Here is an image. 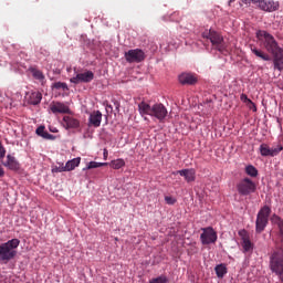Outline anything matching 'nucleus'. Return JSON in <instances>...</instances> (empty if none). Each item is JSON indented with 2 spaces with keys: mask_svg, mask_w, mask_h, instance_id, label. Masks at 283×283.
I'll return each mask as SVG.
<instances>
[{
  "mask_svg": "<svg viewBox=\"0 0 283 283\" xmlns=\"http://www.w3.org/2000/svg\"><path fill=\"white\" fill-rule=\"evenodd\" d=\"M167 107L163 104H155L151 106L150 116L157 118L159 123H163L167 118Z\"/></svg>",
  "mask_w": 283,
  "mask_h": 283,
  "instance_id": "11",
  "label": "nucleus"
},
{
  "mask_svg": "<svg viewBox=\"0 0 283 283\" xmlns=\"http://www.w3.org/2000/svg\"><path fill=\"white\" fill-rule=\"evenodd\" d=\"M31 73L35 81H40V83H43L45 81V75L41 72V70L31 69Z\"/></svg>",
  "mask_w": 283,
  "mask_h": 283,
  "instance_id": "27",
  "label": "nucleus"
},
{
  "mask_svg": "<svg viewBox=\"0 0 283 283\" xmlns=\"http://www.w3.org/2000/svg\"><path fill=\"white\" fill-rule=\"evenodd\" d=\"M182 176L186 182H196V169H182L172 172V176Z\"/></svg>",
  "mask_w": 283,
  "mask_h": 283,
  "instance_id": "14",
  "label": "nucleus"
},
{
  "mask_svg": "<svg viewBox=\"0 0 283 283\" xmlns=\"http://www.w3.org/2000/svg\"><path fill=\"white\" fill-rule=\"evenodd\" d=\"M118 107H120V104H116V109H118Z\"/></svg>",
  "mask_w": 283,
  "mask_h": 283,
  "instance_id": "44",
  "label": "nucleus"
},
{
  "mask_svg": "<svg viewBox=\"0 0 283 283\" xmlns=\"http://www.w3.org/2000/svg\"><path fill=\"white\" fill-rule=\"evenodd\" d=\"M6 158V147H3V144L0 142V160H3Z\"/></svg>",
  "mask_w": 283,
  "mask_h": 283,
  "instance_id": "33",
  "label": "nucleus"
},
{
  "mask_svg": "<svg viewBox=\"0 0 283 283\" xmlns=\"http://www.w3.org/2000/svg\"><path fill=\"white\" fill-rule=\"evenodd\" d=\"M52 87L54 90H63V92H67L69 87H67V83L65 82H55Z\"/></svg>",
  "mask_w": 283,
  "mask_h": 283,
  "instance_id": "31",
  "label": "nucleus"
},
{
  "mask_svg": "<svg viewBox=\"0 0 283 283\" xmlns=\"http://www.w3.org/2000/svg\"><path fill=\"white\" fill-rule=\"evenodd\" d=\"M272 56H273L274 70L282 72L283 71V50L279 51V53H274V55Z\"/></svg>",
  "mask_w": 283,
  "mask_h": 283,
  "instance_id": "20",
  "label": "nucleus"
},
{
  "mask_svg": "<svg viewBox=\"0 0 283 283\" xmlns=\"http://www.w3.org/2000/svg\"><path fill=\"white\" fill-rule=\"evenodd\" d=\"M214 272L217 277H219L220 280H222V277H224V275H227L228 271H227V265H224L223 263L218 264L214 268Z\"/></svg>",
  "mask_w": 283,
  "mask_h": 283,
  "instance_id": "26",
  "label": "nucleus"
},
{
  "mask_svg": "<svg viewBox=\"0 0 283 283\" xmlns=\"http://www.w3.org/2000/svg\"><path fill=\"white\" fill-rule=\"evenodd\" d=\"M52 171H53L54 174H62L63 171H67V170L65 169V166H60V167L53 168Z\"/></svg>",
  "mask_w": 283,
  "mask_h": 283,
  "instance_id": "34",
  "label": "nucleus"
},
{
  "mask_svg": "<svg viewBox=\"0 0 283 283\" xmlns=\"http://www.w3.org/2000/svg\"><path fill=\"white\" fill-rule=\"evenodd\" d=\"M270 270L275 275H282L283 273V248L274 251L270 256Z\"/></svg>",
  "mask_w": 283,
  "mask_h": 283,
  "instance_id": "5",
  "label": "nucleus"
},
{
  "mask_svg": "<svg viewBox=\"0 0 283 283\" xmlns=\"http://www.w3.org/2000/svg\"><path fill=\"white\" fill-rule=\"evenodd\" d=\"M63 123H64V127H66V129H77V127L81 126V122H78V119L71 117V116H64Z\"/></svg>",
  "mask_w": 283,
  "mask_h": 283,
  "instance_id": "18",
  "label": "nucleus"
},
{
  "mask_svg": "<svg viewBox=\"0 0 283 283\" xmlns=\"http://www.w3.org/2000/svg\"><path fill=\"white\" fill-rule=\"evenodd\" d=\"M259 8L264 12H275L276 10H280V2H275L273 0H270V1L262 0L260 1Z\"/></svg>",
  "mask_w": 283,
  "mask_h": 283,
  "instance_id": "13",
  "label": "nucleus"
},
{
  "mask_svg": "<svg viewBox=\"0 0 283 283\" xmlns=\"http://www.w3.org/2000/svg\"><path fill=\"white\" fill-rule=\"evenodd\" d=\"M276 275L280 277L281 282L283 283V271L281 272V274H276Z\"/></svg>",
  "mask_w": 283,
  "mask_h": 283,
  "instance_id": "42",
  "label": "nucleus"
},
{
  "mask_svg": "<svg viewBox=\"0 0 283 283\" xmlns=\"http://www.w3.org/2000/svg\"><path fill=\"white\" fill-rule=\"evenodd\" d=\"M43 98V95L40 92L28 93L27 101L30 105H39Z\"/></svg>",
  "mask_w": 283,
  "mask_h": 283,
  "instance_id": "21",
  "label": "nucleus"
},
{
  "mask_svg": "<svg viewBox=\"0 0 283 283\" xmlns=\"http://www.w3.org/2000/svg\"><path fill=\"white\" fill-rule=\"evenodd\" d=\"M271 216V207L269 206H263L258 214H256V220H255V232L256 233H262L264 229L269 226V217Z\"/></svg>",
  "mask_w": 283,
  "mask_h": 283,
  "instance_id": "4",
  "label": "nucleus"
},
{
  "mask_svg": "<svg viewBox=\"0 0 283 283\" xmlns=\"http://www.w3.org/2000/svg\"><path fill=\"white\" fill-rule=\"evenodd\" d=\"M107 163L90 161L86 169H98V167H107Z\"/></svg>",
  "mask_w": 283,
  "mask_h": 283,
  "instance_id": "30",
  "label": "nucleus"
},
{
  "mask_svg": "<svg viewBox=\"0 0 283 283\" xmlns=\"http://www.w3.org/2000/svg\"><path fill=\"white\" fill-rule=\"evenodd\" d=\"M255 189H258L255 182L249 177L241 179L237 184V191L239 196H251V193H255Z\"/></svg>",
  "mask_w": 283,
  "mask_h": 283,
  "instance_id": "6",
  "label": "nucleus"
},
{
  "mask_svg": "<svg viewBox=\"0 0 283 283\" xmlns=\"http://www.w3.org/2000/svg\"><path fill=\"white\" fill-rule=\"evenodd\" d=\"M103 122V113L101 111H93L88 117V127H101V123Z\"/></svg>",
  "mask_w": 283,
  "mask_h": 283,
  "instance_id": "12",
  "label": "nucleus"
},
{
  "mask_svg": "<svg viewBox=\"0 0 283 283\" xmlns=\"http://www.w3.org/2000/svg\"><path fill=\"white\" fill-rule=\"evenodd\" d=\"M233 1H235V0H229V6H231V3H233Z\"/></svg>",
  "mask_w": 283,
  "mask_h": 283,
  "instance_id": "43",
  "label": "nucleus"
},
{
  "mask_svg": "<svg viewBox=\"0 0 283 283\" xmlns=\"http://www.w3.org/2000/svg\"><path fill=\"white\" fill-rule=\"evenodd\" d=\"M107 107H108L109 109H112V105H108Z\"/></svg>",
  "mask_w": 283,
  "mask_h": 283,
  "instance_id": "45",
  "label": "nucleus"
},
{
  "mask_svg": "<svg viewBox=\"0 0 283 283\" xmlns=\"http://www.w3.org/2000/svg\"><path fill=\"white\" fill-rule=\"evenodd\" d=\"M38 136H43L45 134V127L40 126L36 128Z\"/></svg>",
  "mask_w": 283,
  "mask_h": 283,
  "instance_id": "37",
  "label": "nucleus"
},
{
  "mask_svg": "<svg viewBox=\"0 0 283 283\" xmlns=\"http://www.w3.org/2000/svg\"><path fill=\"white\" fill-rule=\"evenodd\" d=\"M202 38L208 39V41H210V43L212 44V48H214V50H218V52H229V45H227V42H224V38H222L221 34L218 33V31L211 29L206 30L202 33Z\"/></svg>",
  "mask_w": 283,
  "mask_h": 283,
  "instance_id": "3",
  "label": "nucleus"
},
{
  "mask_svg": "<svg viewBox=\"0 0 283 283\" xmlns=\"http://www.w3.org/2000/svg\"><path fill=\"white\" fill-rule=\"evenodd\" d=\"M167 282H168V279L165 275L155 277V279L149 281V283H167Z\"/></svg>",
  "mask_w": 283,
  "mask_h": 283,
  "instance_id": "32",
  "label": "nucleus"
},
{
  "mask_svg": "<svg viewBox=\"0 0 283 283\" xmlns=\"http://www.w3.org/2000/svg\"><path fill=\"white\" fill-rule=\"evenodd\" d=\"M241 1H242V3H250V2L258 3V6L260 7V1H262V0H241Z\"/></svg>",
  "mask_w": 283,
  "mask_h": 283,
  "instance_id": "38",
  "label": "nucleus"
},
{
  "mask_svg": "<svg viewBox=\"0 0 283 283\" xmlns=\"http://www.w3.org/2000/svg\"><path fill=\"white\" fill-rule=\"evenodd\" d=\"M256 39L259 43L264 48V50H266L269 54H272V56L283 51V49L277 43V40H275V36L266 31H258Z\"/></svg>",
  "mask_w": 283,
  "mask_h": 283,
  "instance_id": "1",
  "label": "nucleus"
},
{
  "mask_svg": "<svg viewBox=\"0 0 283 283\" xmlns=\"http://www.w3.org/2000/svg\"><path fill=\"white\" fill-rule=\"evenodd\" d=\"M283 150L282 145H279L276 147H270L269 144H261L259 147V151L261 154V156L263 157H271V158H275V156H277L280 154V151Z\"/></svg>",
  "mask_w": 283,
  "mask_h": 283,
  "instance_id": "9",
  "label": "nucleus"
},
{
  "mask_svg": "<svg viewBox=\"0 0 283 283\" xmlns=\"http://www.w3.org/2000/svg\"><path fill=\"white\" fill-rule=\"evenodd\" d=\"M241 101H243V103H251V105H255L253 104V102L249 98V96H247V94H241Z\"/></svg>",
  "mask_w": 283,
  "mask_h": 283,
  "instance_id": "35",
  "label": "nucleus"
},
{
  "mask_svg": "<svg viewBox=\"0 0 283 283\" xmlns=\"http://www.w3.org/2000/svg\"><path fill=\"white\" fill-rule=\"evenodd\" d=\"M165 200L167 205H176V199L174 197L166 196Z\"/></svg>",
  "mask_w": 283,
  "mask_h": 283,
  "instance_id": "36",
  "label": "nucleus"
},
{
  "mask_svg": "<svg viewBox=\"0 0 283 283\" xmlns=\"http://www.w3.org/2000/svg\"><path fill=\"white\" fill-rule=\"evenodd\" d=\"M202 233L200 234V240L202 244H213L218 240V232L213 230L211 227L202 228Z\"/></svg>",
  "mask_w": 283,
  "mask_h": 283,
  "instance_id": "7",
  "label": "nucleus"
},
{
  "mask_svg": "<svg viewBox=\"0 0 283 283\" xmlns=\"http://www.w3.org/2000/svg\"><path fill=\"white\" fill-rule=\"evenodd\" d=\"M251 52L256 56V59H261V61H271L272 57L269 53L264 52L262 49H258L256 46L251 45Z\"/></svg>",
  "mask_w": 283,
  "mask_h": 283,
  "instance_id": "19",
  "label": "nucleus"
},
{
  "mask_svg": "<svg viewBox=\"0 0 283 283\" xmlns=\"http://www.w3.org/2000/svg\"><path fill=\"white\" fill-rule=\"evenodd\" d=\"M273 224H276L277 229H279V233L281 235V244L283 248V219L277 216V214H273L272 218H271Z\"/></svg>",
  "mask_w": 283,
  "mask_h": 283,
  "instance_id": "22",
  "label": "nucleus"
},
{
  "mask_svg": "<svg viewBox=\"0 0 283 283\" xmlns=\"http://www.w3.org/2000/svg\"><path fill=\"white\" fill-rule=\"evenodd\" d=\"M138 112L140 116H151V106L145 102L138 104Z\"/></svg>",
  "mask_w": 283,
  "mask_h": 283,
  "instance_id": "23",
  "label": "nucleus"
},
{
  "mask_svg": "<svg viewBox=\"0 0 283 283\" xmlns=\"http://www.w3.org/2000/svg\"><path fill=\"white\" fill-rule=\"evenodd\" d=\"M21 241L19 239H11L6 243L0 244V262L8 263L10 260H14L17 251Z\"/></svg>",
  "mask_w": 283,
  "mask_h": 283,
  "instance_id": "2",
  "label": "nucleus"
},
{
  "mask_svg": "<svg viewBox=\"0 0 283 283\" xmlns=\"http://www.w3.org/2000/svg\"><path fill=\"white\" fill-rule=\"evenodd\" d=\"M94 81V72L92 71H85L84 73H76L75 76H73L70 82L74 85H78L81 83H92Z\"/></svg>",
  "mask_w": 283,
  "mask_h": 283,
  "instance_id": "10",
  "label": "nucleus"
},
{
  "mask_svg": "<svg viewBox=\"0 0 283 283\" xmlns=\"http://www.w3.org/2000/svg\"><path fill=\"white\" fill-rule=\"evenodd\" d=\"M107 156H109V153L107 151V149H104V159L107 160Z\"/></svg>",
  "mask_w": 283,
  "mask_h": 283,
  "instance_id": "41",
  "label": "nucleus"
},
{
  "mask_svg": "<svg viewBox=\"0 0 283 283\" xmlns=\"http://www.w3.org/2000/svg\"><path fill=\"white\" fill-rule=\"evenodd\" d=\"M50 109H51L52 114H70V106H67L61 102L51 103Z\"/></svg>",
  "mask_w": 283,
  "mask_h": 283,
  "instance_id": "15",
  "label": "nucleus"
},
{
  "mask_svg": "<svg viewBox=\"0 0 283 283\" xmlns=\"http://www.w3.org/2000/svg\"><path fill=\"white\" fill-rule=\"evenodd\" d=\"M78 165H81V157L69 160L64 167H65L66 171H74V169H76V167H78Z\"/></svg>",
  "mask_w": 283,
  "mask_h": 283,
  "instance_id": "24",
  "label": "nucleus"
},
{
  "mask_svg": "<svg viewBox=\"0 0 283 283\" xmlns=\"http://www.w3.org/2000/svg\"><path fill=\"white\" fill-rule=\"evenodd\" d=\"M245 174L251 178H258V168H255L253 165H249L245 167Z\"/></svg>",
  "mask_w": 283,
  "mask_h": 283,
  "instance_id": "29",
  "label": "nucleus"
},
{
  "mask_svg": "<svg viewBox=\"0 0 283 283\" xmlns=\"http://www.w3.org/2000/svg\"><path fill=\"white\" fill-rule=\"evenodd\" d=\"M244 253H249V251H253V242H251V239H249L248 235L242 237V243H241Z\"/></svg>",
  "mask_w": 283,
  "mask_h": 283,
  "instance_id": "25",
  "label": "nucleus"
},
{
  "mask_svg": "<svg viewBox=\"0 0 283 283\" xmlns=\"http://www.w3.org/2000/svg\"><path fill=\"white\" fill-rule=\"evenodd\" d=\"M42 138H48V139H50V138H53V135L50 134V133H48V132H44V134L42 135Z\"/></svg>",
  "mask_w": 283,
  "mask_h": 283,
  "instance_id": "39",
  "label": "nucleus"
},
{
  "mask_svg": "<svg viewBox=\"0 0 283 283\" xmlns=\"http://www.w3.org/2000/svg\"><path fill=\"white\" fill-rule=\"evenodd\" d=\"M3 167H8L11 171H19L21 169V164L17 160V157L12 155H7V161L2 163Z\"/></svg>",
  "mask_w": 283,
  "mask_h": 283,
  "instance_id": "16",
  "label": "nucleus"
},
{
  "mask_svg": "<svg viewBox=\"0 0 283 283\" xmlns=\"http://www.w3.org/2000/svg\"><path fill=\"white\" fill-rule=\"evenodd\" d=\"M127 63H143L145 61V52L140 49H132L125 53Z\"/></svg>",
  "mask_w": 283,
  "mask_h": 283,
  "instance_id": "8",
  "label": "nucleus"
},
{
  "mask_svg": "<svg viewBox=\"0 0 283 283\" xmlns=\"http://www.w3.org/2000/svg\"><path fill=\"white\" fill-rule=\"evenodd\" d=\"M109 167H112V169H123V167H125V160L124 159L112 160L109 164Z\"/></svg>",
  "mask_w": 283,
  "mask_h": 283,
  "instance_id": "28",
  "label": "nucleus"
},
{
  "mask_svg": "<svg viewBox=\"0 0 283 283\" xmlns=\"http://www.w3.org/2000/svg\"><path fill=\"white\" fill-rule=\"evenodd\" d=\"M6 176V170H3V167L0 165V178H3Z\"/></svg>",
  "mask_w": 283,
  "mask_h": 283,
  "instance_id": "40",
  "label": "nucleus"
},
{
  "mask_svg": "<svg viewBox=\"0 0 283 283\" xmlns=\"http://www.w3.org/2000/svg\"><path fill=\"white\" fill-rule=\"evenodd\" d=\"M179 83H181V85H196L198 78L191 73H181L179 75Z\"/></svg>",
  "mask_w": 283,
  "mask_h": 283,
  "instance_id": "17",
  "label": "nucleus"
}]
</instances>
